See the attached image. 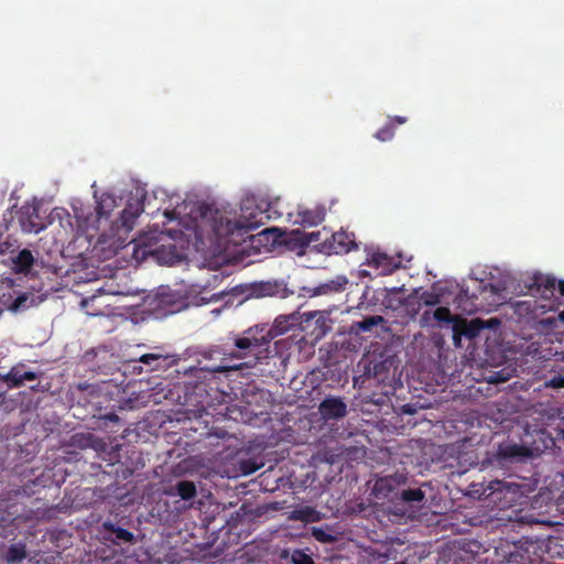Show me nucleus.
Returning <instances> with one entry per match:
<instances>
[{
	"mask_svg": "<svg viewBox=\"0 0 564 564\" xmlns=\"http://www.w3.org/2000/svg\"><path fill=\"white\" fill-rule=\"evenodd\" d=\"M271 203L267 198L252 195L241 202V214L236 220L228 218L217 209L212 212L207 206L200 208V215L205 219L209 214L210 230L215 239L236 243L237 241L232 238L235 235L242 237L262 226L270 218L268 215Z\"/></svg>",
	"mask_w": 564,
	"mask_h": 564,
	"instance_id": "nucleus-1",
	"label": "nucleus"
},
{
	"mask_svg": "<svg viewBox=\"0 0 564 564\" xmlns=\"http://www.w3.org/2000/svg\"><path fill=\"white\" fill-rule=\"evenodd\" d=\"M538 545L534 541L522 539L519 541L500 540L495 546L499 562L506 564H535L538 562Z\"/></svg>",
	"mask_w": 564,
	"mask_h": 564,
	"instance_id": "nucleus-2",
	"label": "nucleus"
},
{
	"mask_svg": "<svg viewBox=\"0 0 564 564\" xmlns=\"http://www.w3.org/2000/svg\"><path fill=\"white\" fill-rule=\"evenodd\" d=\"M471 283L473 290H470L469 285L462 286L458 293L459 301L470 300L474 306L477 305L474 301H477L479 296H482V300L492 306H499L506 301L505 289L500 285L487 283L478 279H471Z\"/></svg>",
	"mask_w": 564,
	"mask_h": 564,
	"instance_id": "nucleus-3",
	"label": "nucleus"
},
{
	"mask_svg": "<svg viewBox=\"0 0 564 564\" xmlns=\"http://www.w3.org/2000/svg\"><path fill=\"white\" fill-rule=\"evenodd\" d=\"M272 338L271 328L267 325H254L238 335L234 339V345L241 351V355L246 356L254 349L267 346Z\"/></svg>",
	"mask_w": 564,
	"mask_h": 564,
	"instance_id": "nucleus-4",
	"label": "nucleus"
},
{
	"mask_svg": "<svg viewBox=\"0 0 564 564\" xmlns=\"http://www.w3.org/2000/svg\"><path fill=\"white\" fill-rule=\"evenodd\" d=\"M318 413L325 422L340 420L348 413L347 403L343 397L328 394L318 404Z\"/></svg>",
	"mask_w": 564,
	"mask_h": 564,
	"instance_id": "nucleus-5",
	"label": "nucleus"
},
{
	"mask_svg": "<svg viewBox=\"0 0 564 564\" xmlns=\"http://www.w3.org/2000/svg\"><path fill=\"white\" fill-rule=\"evenodd\" d=\"M492 324H499V321L497 318H492L488 322V325H486L480 318H474L469 322H455L453 327V339L455 345H458L462 336L468 339L476 338L482 329L491 326Z\"/></svg>",
	"mask_w": 564,
	"mask_h": 564,
	"instance_id": "nucleus-6",
	"label": "nucleus"
},
{
	"mask_svg": "<svg viewBox=\"0 0 564 564\" xmlns=\"http://www.w3.org/2000/svg\"><path fill=\"white\" fill-rule=\"evenodd\" d=\"M356 248L355 235L345 230L334 232L323 242V250L329 254L348 253Z\"/></svg>",
	"mask_w": 564,
	"mask_h": 564,
	"instance_id": "nucleus-7",
	"label": "nucleus"
},
{
	"mask_svg": "<svg viewBox=\"0 0 564 564\" xmlns=\"http://www.w3.org/2000/svg\"><path fill=\"white\" fill-rule=\"evenodd\" d=\"M250 295L253 297H280L285 299L293 292L289 291L283 281H259L250 284Z\"/></svg>",
	"mask_w": 564,
	"mask_h": 564,
	"instance_id": "nucleus-8",
	"label": "nucleus"
},
{
	"mask_svg": "<svg viewBox=\"0 0 564 564\" xmlns=\"http://www.w3.org/2000/svg\"><path fill=\"white\" fill-rule=\"evenodd\" d=\"M305 316L301 327L312 340L322 339L330 330L328 319L321 312H312Z\"/></svg>",
	"mask_w": 564,
	"mask_h": 564,
	"instance_id": "nucleus-9",
	"label": "nucleus"
},
{
	"mask_svg": "<svg viewBox=\"0 0 564 564\" xmlns=\"http://www.w3.org/2000/svg\"><path fill=\"white\" fill-rule=\"evenodd\" d=\"M290 216L294 217V224H299L304 227H313L324 221L326 207L322 204H316L313 207L299 205L296 212L294 214H290Z\"/></svg>",
	"mask_w": 564,
	"mask_h": 564,
	"instance_id": "nucleus-10",
	"label": "nucleus"
},
{
	"mask_svg": "<svg viewBox=\"0 0 564 564\" xmlns=\"http://www.w3.org/2000/svg\"><path fill=\"white\" fill-rule=\"evenodd\" d=\"M534 285L543 299H560L564 296V280L557 281L554 276L538 275Z\"/></svg>",
	"mask_w": 564,
	"mask_h": 564,
	"instance_id": "nucleus-11",
	"label": "nucleus"
},
{
	"mask_svg": "<svg viewBox=\"0 0 564 564\" xmlns=\"http://www.w3.org/2000/svg\"><path fill=\"white\" fill-rule=\"evenodd\" d=\"M366 264L378 270L381 275H389L400 268V261L378 250L368 253Z\"/></svg>",
	"mask_w": 564,
	"mask_h": 564,
	"instance_id": "nucleus-12",
	"label": "nucleus"
},
{
	"mask_svg": "<svg viewBox=\"0 0 564 564\" xmlns=\"http://www.w3.org/2000/svg\"><path fill=\"white\" fill-rule=\"evenodd\" d=\"M457 322L452 315L448 307L440 306L432 311H425L420 317V325L422 327H435L442 326L443 324H449Z\"/></svg>",
	"mask_w": 564,
	"mask_h": 564,
	"instance_id": "nucleus-13",
	"label": "nucleus"
},
{
	"mask_svg": "<svg viewBox=\"0 0 564 564\" xmlns=\"http://www.w3.org/2000/svg\"><path fill=\"white\" fill-rule=\"evenodd\" d=\"M24 365L19 364L10 369L6 375H0V380L6 382L9 388L22 387L24 381H33L37 379L34 371H23Z\"/></svg>",
	"mask_w": 564,
	"mask_h": 564,
	"instance_id": "nucleus-14",
	"label": "nucleus"
},
{
	"mask_svg": "<svg viewBox=\"0 0 564 564\" xmlns=\"http://www.w3.org/2000/svg\"><path fill=\"white\" fill-rule=\"evenodd\" d=\"M139 361L149 366L151 370H160L175 366L178 362V358L175 355L151 352L142 355Z\"/></svg>",
	"mask_w": 564,
	"mask_h": 564,
	"instance_id": "nucleus-15",
	"label": "nucleus"
},
{
	"mask_svg": "<svg viewBox=\"0 0 564 564\" xmlns=\"http://www.w3.org/2000/svg\"><path fill=\"white\" fill-rule=\"evenodd\" d=\"M72 440L73 445L82 449L91 448L98 454L107 449L106 442L93 433H76Z\"/></svg>",
	"mask_w": 564,
	"mask_h": 564,
	"instance_id": "nucleus-16",
	"label": "nucleus"
},
{
	"mask_svg": "<svg viewBox=\"0 0 564 564\" xmlns=\"http://www.w3.org/2000/svg\"><path fill=\"white\" fill-rule=\"evenodd\" d=\"M143 213V204L140 200L129 202L120 213V227L124 232L132 230L137 218Z\"/></svg>",
	"mask_w": 564,
	"mask_h": 564,
	"instance_id": "nucleus-17",
	"label": "nucleus"
},
{
	"mask_svg": "<svg viewBox=\"0 0 564 564\" xmlns=\"http://www.w3.org/2000/svg\"><path fill=\"white\" fill-rule=\"evenodd\" d=\"M384 318L381 315H370L361 321L354 322L349 327V335L360 336L364 333H373L375 327L382 325Z\"/></svg>",
	"mask_w": 564,
	"mask_h": 564,
	"instance_id": "nucleus-18",
	"label": "nucleus"
},
{
	"mask_svg": "<svg viewBox=\"0 0 564 564\" xmlns=\"http://www.w3.org/2000/svg\"><path fill=\"white\" fill-rule=\"evenodd\" d=\"M20 221L25 231L37 234L44 228L36 207H28L25 210H22Z\"/></svg>",
	"mask_w": 564,
	"mask_h": 564,
	"instance_id": "nucleus-19",
	"label": "nucleus"
},
{
	"mask_svg": "<svg viewBox=\"0 0 564 564\" xmlns=\"http://www.w3.org/2000/svg\"><path fill=\"white\" fill-rule=\"evenodd\" d=\"M171 496H178L183 500H191L196 497L197 490L193 481L180 480L167 491Z\"/></svg>",
	"mask_w": 564,
	"mask_h": 564,
	"instance_id": "nucleus-20",
	"label": "nucleus"
},
{
	"mask_svg": "<svg viewBox=\"0 0 564 564\" xmlns=\"http://www.w3.org/2000/svg\"><path fill=\"white\" fill-rule=\"evenodd\" d=\"M397 485H398V481L392 476L379 478L376 480V482L373 485L372 494L377 498H381V499L388 498L389 495L395 489Z\"/></svg>",
	"mask_w": 564,
	"mask_h": 564,
	"instance_id": "nucleus-21",
	"label": "nucleus"
},
{
	"mask_svg": "<svg viewBox=\"0 0 564 564\" xmlns=\"http://www.w3.org/2000/svg\"><path fill=\"white\" fill-rule=\"evenodd\" d=\"M104 529L106 532L110 533L113 541L132 543L134 540V535L132 532L119 527L118 524L111 521L104 522Z\"/></svg>",
	"mask_w": 564,
	"mask_h": 564,
	"instance_id": "nucleus-22",
	"label": "nucleus"
},
{
	"mask_svg": "<svg viewBox=\"0 0 564 564\" xmlns=\"http://www.w3.org/2000/svg\"><path fill=\"white\" fill-rule=\"evenodd\" d=\"M529 455V449L519 444H501L498 448V456L503 459H513L525 457Z\"/></svg>",
	"mask_w": 564,
	"mask_h": 564,
	"instance_id": "nucleus-23",
	"label": "nucleus"
},
{
	"mask_svg": "<svg viewBox=\"0 0 564 564\" xmlns=\"http://www.w3.org/2000/svg\"><path fill=\"white\" fill-rule=\"evenodd\" d=\"M17 272L19 273H28L34 262V258L32 252L29 249L21 250L15 259L13 260Z\"/></svg>",
	"mask_w": 564,
	"mask_h": 564,
	"instance_id": "nucleus-24",
	"label": "nucleus"
},
{
	"mask_svg": "<svg viewBox=\"0 0 564 564\" xmlns=\"http://www.w3.org/2000/svg\"><path fill=\"white\" fill-rule=\"evenodd\" d=\"M348 280L345 276H337L335 280L328 281L319 285L316 290L317 294H328L340 292L345 289Z\"/></svg>",
	"mask_w": 564,
	"mask_h": 564,
	"instance_id": "nucleus-25",
	"label": "nucleus"
},
{
	"mask_svg": "<svg viewBox=\"0 0 564 564\" xmlns=\"http://www.w3.org/2000/svg\"><path fill=\"white\" fill-rule=\"evenodd\" d=\"M26 557V549L22 543L11 544L6 553L8 563H20Z\"/></svg>",
	"mask_w": 564,
	"mask_h": 564,
	"instance_id": "nucleus-26",
	"label": "nucleus"
},
{
	"mask_svg": "<svg viewBox=\"0 0 564 564\" xmlns=\"http://www.w3.org/2000/svg\"><path fill=\"white\" fill-rule=\"evenodd\" d=\"M237 465L239 471L248 476L259 470L263 466V463L259 462L257 458H239Z\"/></svg>",
	"mask_w": 564,
	"mask_h": 564,
	"instance_id": "nucleus-27",
	"label": "nucleus"
},
{
	"mask_svg": "<svg viewBox=\"0 0 564 564\" xmlns=\"http://www.w3.org/2000/svg\"><path fill=\"white\" fill-rule=\"evenodd\" d=\"M400 498L402 501L413 505L422 502L425 495L420 488H408L401 491Z\"/></svg>",
	"mask_w": 564,
	"mask_h": 564,
	"instance_id": "nucleus-28",
	"label": "nucleus"
},
{
	"mask_svg": "<svg viewBox=\"0 0 564 564\" xmlns=\"http://www.w3.org/2000/svg\"><path fill=\"white\" fill-rule=\"evenodd\" d=\"M312 536L321 543H333L336 541V536L328 528H313Z\"/></svg>",
	"mask_w": 564,
	"mask_h": 564,
	"instance_id": "nucleus-29",
	"label": "nucleus"
},
{
	"mask_svg": "<svg viewBox=\"0 0 564 564\" xmlns=\"http://www.w3.org/2000/svg\"><path fill=\"white\" fill-rule=\"evenodd\" d=\"M441 303V295L431 292V291H424L419 296V304L424 306H436Z\"/></svg>",
	"mask_w": 564,
	"mask_h": 564,
	"instance_id": "nucleus-30",
	"label": "nucleus"
},
{
	"mask_svg": "<svg viewBox=\"0 0 564 564\" xmlns=\"http://www.w3.org/2000/svg\"><path fill=\"white\" fill-rule=\"evenodd\" d=\"M393 137H394V126L392 122H388L384 127L379 129L375 134V138L381 142L390 141L393 139Z\"/></svg>",
	"mask_w": 564,
	"mask_h": 564,
	"instance_id": "nucleus-31",
	"label": "nucleus"
},
{
	"mask_svg": "<svg viewBox=\"0 0 564 564\" xmlns=\"http://www.w3.org/2000/svg\"><path fill=\"white\" fill-rule=\"evenodd\" d=\"M97 295H91L89 297L82 300V306L87 311V314L91 316L102 315L104 312L100 308H95L94 304L97 301Z\"/></svg>",
	"mask_w": 564,
	"mask_h": 564,
	"instance_id": "nucleus-32",
	"label": "nucleus"
},
{
	"mask_svg": "<svg viewBox=\"0 0 564 564\" xmlns=\"http://www.w3.org/2000/svg\"><path fill=\"white\" fill-rule=\"evenodd\" d=\"M294 318L292 316L288 317H279L275 319L274 328L278 334H283L289 330L291 326L294 325L293 323Z\"/></svg>",
	"mask_w": 564,
	"mask_h": 564,
	"instance_id": "nucleus-33",
	"label": "nucleus"
},
{
	"mask_svg": "<svg viewBox=\"0 0 564 564\" xmlns=\"http://www.w3.org/2000/svg\"><path fill=\"white\" fill-rule=\"evenodd\" d=\"M293 564H314L313 558L302 550H294L291 555Z\"/></svg>",
	"mask_w": 564,
	"mask_h": 564,
	"instance_id": "nucleus-34",
	"label": "nucleus"
},
{
	"mask_svg": "<svg viewBox=\"0 0 564 564\" xmlns=\"http://www.w3.org/2000/svg\"><path fill=\"white\" fill-rule=\"evenodd\" d=\"M113 200L111 197L101 199L96 206V212L99 218L109 216V208L112 207Z\"/></svg>",
	"mask_w": 564,
	"mask_h": 564,
	"instance_id": "nucleus-35",
	"label": "nucleus"
},
{
	"mask_svg": "<svg viewBox=\"0 0 564 564\" xmlns=\"http://www.w3.org/2000/svg\"><path fill=\"white\" fill-rule=\"evenodd\" d=\"M545 386L549 388H554V389L564 388V375H562V373L554 375L552 378H550L545 382Z\"/></svg>",
	"mask_w": 564,
	"mask_h": 564,
	"instance_id": "nucleus-36",
	"label": "nucleus"
},
{
	"mask_svg": "<svg viewBox=\"0 0 564 564\" xmlns=\"http://www.w3.org/2000/svg\"><path fill=\"white\" fill-rule=\"evenodd\" d=\"M313 513H315L314 509L306 507L304 509L294 511V519L308 521Z\"/></svg>",
	"mask_w": 564,
	"mask_h": 564,
	"instance_id": "nucleus-37",
	"label": "nucleus"
},
{
	"mask_svg": "<svg viewBox=\"0 0 564 564\" xmlns=\"http://www.w3.org/2000/svg\"><path fill=\"white\" fill-rule=\"evenodd\" d=\"M150 252H151L150 250H148L145 248H141L140 245H137L133 250V257L137 260H143Z\"/></svg>",
	"mask_w": 564,
	"mask_h": 564,
	"instance_id": "nucleus-38",
	"label": "nucleus"
},
{
	"mask_svg": "<svg viewBox=\"0 0 564 564\" xmlns=\"http://www.w3.org/2000/svg\"><path fill=\"white\" fill-rule=\"evenodd\" d=\"M3 232L0 231V254H4L11 247V243L7 240H2Z\"/></svg>",
	"mask_w": 564,
	"mask_h": 564,
	"instance_id": "nucleus-39",
	"label": "nucleus"
},
{
	"mask_svg": "<svg viewBox=\"0 0 564 564\" xmlns=\"http://www.w3.org/2000/svg\"><path fill=\"white\" fill-rule=\"evenodd\" d=\"M406 120H408L406 117L395 116V117L390 118L389 122H392L394 126L395 123L403 124L406 122Z\"/></svg>",
	"mask_w": 564,
	"mask_h": 564,
	"instance_id": "nucleus-40",
	"label": "nucleus"
},
{
	"mask_svg": "<svg viewBox=\"0 0 564 564\" xmlns=\"http://www.w3.org/2000/svg\"><path fill=\"white\" fill-rule=\"evenodd\" d=\"M319 238V231H313L306 235V241L307 242H314L318 241Z\"/></svg>",
	"mask_w": 564,
	"mask_h": 564,
	"instance_id": "nucleus-41",
	"label": "nucleus"
},
{
	"mask_svg": "<svg viewBox=\"0 0 564 564\" xmlns=\"http://www.w3.org/2000/svg\"><path fill=\"white\" fill-rule=\"evenodd\" d=\"M104 419L106 421H110V422H113V423H117L120 420L119 416L116 413H113V412L106 414L104 416Z\"/></svg>",
	"mask_w": 564,
	"mask_h": 564,
	"instance_id": "nucleus-42",
	"label": "nucleus"
},
{
	"mask_svg": "<svg viewBox=\"0 0 564 564\" xmlns=\"http://www.w3.org/2000/svg\"><path fill=\"white\" fill-rule=\"evenodd\" d=\"M415 412V408L412 404L402 405V413L404 414H413Z\"/></svg>",
	"mask_w": 564,
	"mask_h": 564,
	"instance_id": "nucleus-43",
	"label": "nucleus"
},
{
	"mask_svg": "<svg viewBox=\"0 0 564 564\" xmlns=\"http://www.w3.org/2000/svg\"><path fill=\"white\" fill-rule=\"evenodd\" d=\"M468 546H469L470 552H476V553L479 552V550L481 549V545L476 541L469 542Z\"/></svg>",
	"mask_w": 564,
	"mask_h": 564,
	"instance_id": "nucleus-44",
	"label": "nucleus"
},
{
	"mask_svg": "<svg viewBox=\"0 0 564 564\" xmlns=\"http://www.w3.org/2000/svg\"><path fill=\"white\" fill-rule=\"evenodd\" d=\"M495 485L500 486V485H501V482H500V481H495V482H492V484L490 485V489H492L494 491L499 490V488H498V487H496Z\"/></svg>",
	"mask_w": 564,
	"mask_h": 564,
	"instance_id": "nucleus-45",
	"label": "nucleus"
},
{
	"mask_svg": "<svg viewBox=\"0 0 564 564\" xmlns=\"http://www.w3.org/2000/svg\"><path fill=\"white\" fill-rule=\"evenodd\" d=\"M177 311H178V307H171V308L169 310V312H170V313H175V312H177Z\"/></svg>",
	"mask_w": 564,
	"mask_h": 564,
	"instance_id": "nucleus-46",
	"label": "nucleus"
},
{
	"mask_svg": "<svg viewBox=\"0 0 564 564\" xmlns=\"http://www.w3.org/2000/svg\"><path fill=\"white\" fill-rule=\"evenodd\" d=\"M377 368H378V365H376V366H375V375H376V376L378 375V370H377Z\"/></svg>",
	"mask_w": 564,
	"mask_h": 564,
	"instance_id": "nucleus-47",
	"label": "nucleus"
},
{
	"mask_svg": "<svg viewBox=\"0 0 564 564\" xmlns=\"http://www.w3.org/2000/svg\"><path fill=\"white\" fill-rule=\"evenodd\" d=\"M394 564H408V563H406V562H404V561H401V562H397V563H394Z\"/></svg>",
	"mask_w": 564,
	"mask_h": 564,
	"instance_id": "nucleus-48",
	"label": "nucleus"
},
{
	"mask_svg": "<svg viewBox=\"0 0 564 564\" xmlns=\"http://www.w3.org/2000/svg\"><path fill=\"white\" fill-rule=\"evenodd\" d=\"M561 433H562V436H563V440H564V429L562 430V432H561Z\"/></svg>",
	"mask_w": 564,
	"mask_h": 564,
	"instance_id": "nucleus-49",
	"label": "nucleus"
},
{
	"mask_svg": "<svg viewBox=\"0 0 564 564\" xmlns=\"http://www.w3.org/2000/svg\"><path fill=\"white\" fill-rule=\"evenodd\" d=\"M561 317L564 318V313L561 314Z\"/></svg>",
	"mask_w": 564,
	"mask_h": 564,
	"instance_id": "nucleus-50",
	"label": "nucleus"
}]
</instances>
